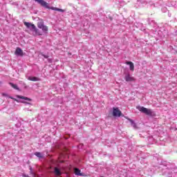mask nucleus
Wrapping results in <instances>:
<instances>
[{
	"instance_id": "f257e3e1",
	"label": "nucleus",
	"mask_w": 177,
	"mask_h": 177,
	"mask_svg": "<svg viewBox=\"0 0 177 177\" xmlns=\"http://www.w3.org/2000/svg\"><path fill=\"white\" fill-rule=\"evenodd\" d=\"M138 110L141 113L146 114V115H151L153 114V111H151V109L145 108L144 106L139 107Z\"/></svg>"
},
{
	"instance_id": "f03ea898",
	"label": "nucleus",
	"mask_w": 177,
	"mask_h": 177,
	"mask_svg": "<svg viewBox=\"0 0 177 177\" xmlns=\"http://www.w3.org/2000/svg\"><path fill=\"white\" fill-rule=\"evenodd\" d=\"M37 27L40 28V30H42L43 32H48V26H44L42 21L37 23Z\"/></svg>"
},
{
	"instance_id": "7ed1b4c3",
	"label": "nucleus",
	"mask_w": 177,
	"mask_h": 177,
	"mask_svg": "<svg viewBox=\"0 0 177 177\" xmlns=\"http://www.w3.org/2000/svg\"><path fill=\"white\" fill-rule=\"evenodd\" d=\"M113 117H121L122 115V113L118 108H113Z\"/></svg>"
},
{
	"instance_id": "20e7f679",
	"label": "nucleus",
	"mask_w": 177,
	"mask_h": 177,
	"mask_svg": "<svg viewBox=\"0 0 177 177\" xmlns=\"http://www.w3.org/2000/svg\"><path fill=\"white\" fill-rule=\"evenodd\" d=\"M124 80L127 82H133L135 78L132 77L129 73H127L124 75Z\"/></svg>"
},
{
	"instance_id": "39448f33",
	"label": "nucleus",
	"mask_w": 177,
	"mask_h": 177,
	"mask_svg": "<svg viewBox=\"0 0 177 177\" xmlns=\"http://www.w3.org/2000/svg\"><path fill=\"white\" fill-rule=\"evenodd\" d=\"M35 1L38 2V3L41 5V6H43L44 8H46V9H49V4L46 1L44 0H35Z\"/></svg>"
},
{
	"instance_id": "423d86ee",
	"label": "nucleus",
	"mask_w": 177,
	"mask_h": 177,
	"mask_svg": "<svg viewBox=\"0 0 177 177\" xmlns=\"http://www.w3.org/2000/svg\"><path fill=\"white\" fill-rule=\"evenodd\" d=\"M15 55L17 56H24V53H23V50H21V48L17 47L15 50Z\"/></svg>"
},
{
	"instance_id": "0eeeda50",
	"label": "nucleus",
	"mask_w": 177,
	"mask_h": 177,
	"mask_svg": "<svg viewBox=\"0 0 177 177\" xmlns=\"http://www.w3.org/2000/svg\"><path fill=\"white\" fill-rule=\"evenodd\" d=\"M24 26H26V27H27V28H32V30L33 28H35V25H34V24H31L30 22H24Z\"/></svg>"
},
{
	"instance_id": "6e6552de",
	"label": "nucleus",
	"mask_w": 177,
	"mask_h": 177,
	"mask_svg": "<svg viewBox=\"0 0 177 177\" xmlns=\"http://www.w3.org/2000/svg\"><path fill=\"white\" fill-rule=\"evenodd\" d=\"M74 174L77 175V176H84V174L81 173V170L78 168H75Z\"/></svg>"
},
{
	"instance_id": "1a4fd4ad",
	"label": "nucleus",
	"mask_w": 177,
	"mask_h": 177,
	"mask_svg": "<svg viewBox=\"0 0 177 177\" xmlns=\"http://www.w3.org/2000/svg\"><path fill=\"white\" fill-rule=\"evenodd\" d=\"M54 174L55 176H60L62 175V171H60V169L57 167L54 168Z\"/></svg>"
},
{
	"instance_id": "9d476101",
	"label": "nucleus",
	"mask_w": 177,
	"mask_h": 177,
	"mask_svg": "<svg viewBox=\"0 0 177 177\" xmlns=\"http://www.w3.org/2000/svg\"><path fill=\"white\" fill-rule=\"evenodd\" d=\"M126 64L130 66L131 71H133L135 70V65H133V62H127Z\"/></svg>"
},
{
	"instance_id": "9b49d317",
	"label": "nucleus",
	"mask_w": 177,
	"mask_h": 177,
	"mask_svg": "<svg viewBox=\"0 0 177 177\" xmlns=\"http://www.w3.org/2000/svg\"><path fill=\"white\" fill-rule=\"evenodd\" d=\"M32 31H34L35 35H42V33L39 32V30H38V28H37V26H35V28L32 29Z\"/></svg>"
},
{
	"instance_id": "f8f14e48",
	"label": "nucleus",
	"mask_w": 177,
	"mask_h": 177,
	"mask_svg": "<svg viewBox=\"0 0 177 177\" xmlns=\"http://www.w3.org/2000/svg\"><path fill=\"white\" fill-rule=\"evenodd\" d=\"M48 9H51V10H56L57 12H64V10L62 9V8H55V7H49Z\"/></svg>"
},
{
	"instance_id": "ddd939ff",
	"label": "nucleus",
	"mask_w": 177,
	"mask_h": 177,
	"mask_svg": "<svg viewBox=\"0 0 177 177\" xmlns=\"http://www.w3.org/2000/svg\"><path fill=\"white\" fill-rule=\"evenodd\" d=\"M28 80H29V81H33V82L39 81V78L37 77H29Z\"/></svg>"
},
{
	"instance_id": "4468645a",
	"label": "nucleus",
	"mask_w": 177,
	"mask_h": 177,
	"mask_svg": "<svg viewBox=\"0 0 177 177\" xmlns=\"http://www.w3.org/2000/svg\"><path fill=\"white\" fill-rule=\"evenodd\" d=\"M19 99H22L24 100H28V102H31V99L27 97H24V96H21V95H19L18 96Z\"/></svg>"
},
{
	"instance_id": "2eb2a0df",
	"label": "nucleus",
	"mask_w": 177,
	"mask_h": 177,
	"mask_svg": "<svg viewBox=\"0 0 177 177\" xmlns=\"http://www.w3.org/2000/svg\"><path fill=\"white\" fill-rule=\"evenodd\" d=\"M10 86H12V88H13L14 89H16L17 91H19V87L17 86V85L12 83V82H10Z\"/></svg>"
},
{
	"instance_id": "dca6fc26",
	"label": "nucleus",
	"mask_w": 177,
	"mask_h": 177,
	"mask_svg": "<svg viewBox=\"0 0 177 177\" xmlns=\"http://www.w3.org/2000/svg\"><path fill=\"white\" fill-rule=\"evenodd\" d=\"M35 156H36V157H38L39 158H42L44 157L41 152H35Z\"/></svg>"
},
{
	"instance_id": "f3484780",
	"label": "nucleus",
	"mask_w": 177,
	"mask_h": 177,
	"mask_svg": "<svg viewBox=\"0 0 177 177\" xmlns=\"http://www.w3.org/2000/svg\"><path fill=\"white\" fill-rule=\"evenodd\" d=\"M127 118V120H129L131 124H133V120H132V119H130L129 118Z\"/></svg>"
},
{
	"instance_id": "a211bd4d",
	"label": "nucleus",
	"mask_w": 177,
	"mask_h": 177,
	"mask_svg": "<svg viewBox=\"0 0 177 177\" xmlns=\"http://www.w3.org/2000/svg\"><path fill=\"white\" fill-rule=\"evenodd\" d=\"M41 56H43V57H45V59H48V57H49V56L45 55L44 54H41Z\"/></svg>"
},
{
	"instance_id": "6ab92c4d",
	"label": "nucleus",
	"mask_w": 177,
	"mask_h": 177,
	"mask_svg": "<svg viewBox=\"0 0 177 177\" xmlns=\"http://www.w3.org/2000/svg\"><path fill=\"white\" fill-rule=\"evenodd\" d=\"M3 96H8V94L3 93Z\"/></svg>"
},
{
	"instance_id": "aec40b11",
	"label": "nucleus",
	"mask_w": 177,
	"mask_h": 177,
	"mask_svg": "<svg viewBox=\"0 0 177 177\" xmlns=\"http://www.w3.org/2000/svg\"><path fill=\"white\" fill-rule=\"evenodd\" d=\"M24 103H27V104H31L30 102H24Z\"/></svg>"
},
{
	"instance_id": "412c9836",
	"label": "nucleus",
	"mask_w": 177,
	"mask_h": 177,
	"mask_svg": "<svg viewBox=\"0 0 177 177\" xmlns=\"http://www.w3.org/2000/svg\"><path fill=\"white\" fill-rule=\"evenodd\" d=\"M27 177H30V176H27Z\"/></svg>"
}]
</instances>
